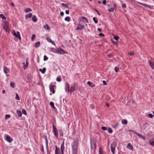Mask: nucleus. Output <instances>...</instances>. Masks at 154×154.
<instances>
[{
  "instance_id": "nucleus-55",
  "label": "nucleus",
  "mask_w": 154,
  "mask_h": 154,
  "mask_svg": "<svg viewBox=\"0 0 154 154\" xmlns=\"http://www.w3.org/2000/svg\"><path fill=\"white\" fill-rule=\"evenodd\" d=\"M65 13L66 14H68L69 13V10H66Z\"/></svg>"
},
{
  "instance_id": "nucleus-4",
  "label": "nucleus",
  "mask_w": 154,
  "mask_h": 154,
  "mask_svg": "<svg viewBox=\"0 0 154 154\" xmlns=\"http://www.w3.org/2000/svg\"><path fill=\"white\" fill-rule=\"evenodd\" d=\"M53 133L54 134L55 137H58V131L56 127L54 124L53 125Z\"/></svg>"
},
{
  "instance_id": "nucleus-60",
  "label": "nucleus",
  "mask_w": 154,
  "mask_h": 154,
  "mask_svg": "<svg viewBox=\"0 0 154 154\" xmlns=\"http://www.w3.org/2000/svg\"><path fill=\"white\" fill-rule=\"evenodd\" d=\"M106 0H104L103 2V4L104 5H106Z\"/></svg>"
},
{
  "instance_id": "nucleus-6",
  "label": "nucleus",
  "mask_w": 154,
  "mask_h": 154,
  "mask_svg": "<svg viewBox=\"0 0 154 154\" xmlns=\"http://www.w3.org/2000/svg\"><path fill=\"white\" fill-rule=\"evenodd\" d=\"M4 23V25L3 26V29L5 30L6 32H9V29L8 27V23L6 22H5Z\"/></svg>"
},
{
  "instance_id": "nucleus-2",
  "label": "nucleus",
  "mask_w": 154,
  "mask_h": 154,
  "mask_svg": "<svg viewBox=\"0 0 154 154\" xmlns=\"http://www.w3.org/2000/svg\"><path fill=\"white\" fill-rule=\"evenodd\" d=\"M54 53H57L60 54H66V52L60 48L55 49V51L53 52Z\"/></svg>"
},
{
  "instance_id": "nucleus-14",
  "label": "nucleus",
  "mask_w": 154,
  "mask_h": 154,
  "mask_svg": "<svg viewBox=\"0 0 154 154\" xmlns=\"http://www.w3.org/2000/svg\"><path fill=\"white\" fill-rule=\"evenodd\" d=\"M6 140L9 143H11L13 140L8 135L6 136Z\"/></svg>"
},
{
  "instance_id": "nucleus-31",
  "label": "nucleus",
  "mask_w": 154,
  "mask_h": 154,
  "mask_svg": "<svg viewBox=\"0 0 154 154\" xmlns=\"http://www.w3.org/2000/svg\"><path fill=\"white\" fill-rule=\"evenodd\" d=\"M65 20L68 22L70 21V18L69 17H66L65 18Z\"/></svg>"
},
{
  "instance_id": "nucleus-37",
  "label": "nucleus",
  "mask_w": 154,
  "mask_h": 154,
  "mask_svg": "<svg viewBox=\"0 0 154 154\" xmlns=\"http://www.w3.org/2000/svg\"><path fill=\"white\" fill-rule=\"evenodd\" d=\"M10 86L12 87V88H14L15 86V83H14L13 82H11L10 83Z\"/></svg>"
},
{
  "instance_id": "nucleus-35",
  "label": "nucleus",
  "mask_w": 154,
  "mask_h": 154,
  "mask_svg": "<svg viewBox=\"0 0 154 154\" xmlns=\"http://www.w3.org/2000/svg\"><path fill=\"white\" fill-rule=\"evenodd\" d=\"M108 131L110 133H112V130L111 128H109L108 129Z\"/></svg>"
},
{
  "instance_id": "nucleus-11",
  "label": "nucleus",
  "mask_w": 154,
  "mask_h": 154,
  "mask_svg": "<svg viewBox=\"0 0 154 154\" xmlns=\"http://www.w3.org/2000/svg\"><path fill=\"white\" fill-rule=\"evenodd\" d=\"M116 145H111V149L112 152L113 154L115 153V148L116 147Z\"/></svg>"
},
{
  "instance_id": "nucleus-7",
  "label": "nucleus",
  "mask_w": 154,
  "mask_h": 154,
  "mask_svg": "<svg viewBox=\"0 0 154 154\" xmlns=\"http://www.w3.org/2000/svg\"><path fill=\"white\" fill-rule=\"evenodd\" d=\"M54 87L55 86L52 85V84H50L49 86L50 91H51L53 94L55 93V91L54 90Z\"/></svg>"
},
{
  "instance_id": "nucleus-43",
  "label": "nucleus",
  "mask_w": 154,
  "mask_h": 154,
  "mask_svg": "<svg viewBox=\"0 0 154 154\" xmlns=\"http://www.w3.org/2000/svg\"><path fill=\"white\" fill-rule=\"evenodd\" d=\"M22 112L23 114L25 115H26V111L25 109H23L22 110Z\"/></svg>"
},
{
  "instance_id": "nucleus-25",
  "label": "nucleus",
  "mask_w": 154,
  "mask_h": 154,
  "mask_svg": "<svg viewBox=\"0 0 154 154\" xmlns=\"http://www.w3.org/2000/svg\"><path fill=\"white\" fill-rule=\"evenodd\" d=\"M60 148L61 152L62 154H63L64 152V145H61Z\"/></svg>"
},
{
  "instance_id": "nucleus-13",
  "label": "nucleus",
  "mask_w": 154,
  "mask_h": 154,
  "mask_svg": "<svg viewBox=\"0 0 154 154\" xmlns=\"http://www.w3.org/2000/svg\"><path fill=\"white\" fill-rule=\"evenodd\" d=\"M3 69L4 72L6 74L8 73L9 71V69L5 66L3 67Z\"/></svg>"
},
{
  "instance_id": "nucleus-27",
  "label": "nucleus",
  "mask_w": 154,
  "mask_h": 154,
  "mask_svg": "<svg viewBox=\"0 0 154 154\" xmlns=\"http://www.w3.org/2000/svg\"><path fill=\"white\" fill-rule=\"evenodd\" d=\"M17 113L18 116L19 117H20L22 116V113L19 110H17Z\"/></svg>"
},
{
  "instance_id": "nucleus-32",
  "label": "nucleus",
  "mask_w": 154,
  "mask_h": 154,
  "mask_svg": "<svg viewBox=\"0 0 154 154\" xmlns=\"http://www.w3.org/2000/svg\"><path fill=\"white\" fill-rule=\"evenodd\" d=\"M59 134L61 137H62L63 136V131L61 129H60L59 130Z\"/></svg>"
},
{
  "instance_id": "nucleus-39",
  "label": "nucleus",
  "mask_w": 154,
  "mask_h": 154,
  "mask_svg": "<svg viewBox=\"0 0 154 154\" xmlns=\"http://www.w3.org/2000/svg\"><path fill=\"white\" fill-rule=\"evenodd\" d=\"M119 125V124L118 123H117L115 125L113 126V127L114 128H117V126H118Z\"/></svg>"
},
{
  "instance_id": "nucleus-23",
  "label": "nucleus",
  "mask_w": 154,
  "mask_h": 154,
  "mask_svg": "<svg viewBox=\"0 0 154 154\" xmlns=\"http://www.w3.org/2000/svg\"><path fill=\"white\" fill-rule=\"evenodd\" d=\"M122 124L124 125H126L127 124V121L124 119H123L122 120Z\"/></svg>"
},
{
  "instance_id": "nucleus-58",
  "label": "nucleus",
  "mask_w": 154,
  "mask_h": 154,
  "mask_svg": "<svg viewBox=\"0 0 154 154\" xmlns=\"http://www.w3.org/2000/svg\"><path fill=\"white\" fill-rule=\"evenodd\" d=\"M60 15L61 16H63L64 15V13L63 12H60Z\"/></svg>"
},
{
  "instance_id": "nucleus-62",
  "label": "nucleus",
  "mask_w": 154,
  "mask_h": 154,
  "mask_svg": "<svg viewBox=\"0 0 154 154\" xmlns=\"http://www.w3.org/2000/svg\"><path fill=\"white\" fill-rule=\"evenodd\" d=\"M97 30L99 32H101V29L99 28H98Z\"/></svg>"
},
{
  "instance_id": "nucleus-30",
  "label": "nucleus",
  "mask_w": 154,
  "mask_h": 154,
  "mask_svg": "<svg viewBox=\"0 0 154 154\" xmlns=\"http://www.w3.org/2000/svg\"><path fill=\"white\" fill-rule=\"evenodd\" d=\"M127 148L132 150H133V149L132 145H127Z\"/></svg>"
},
{
  "instance_id": "nucleus-52",
  "label": "nucleus",
  "mask_w": 154,
  "mask_h": 154,
  "mask_svg": "<svg viewBox=\"0 0 154 154\" xmlns=\"http://www.w3.org/2000/svg\"><path fill=\"white\" fill-rule=\"evenodd\" d=\"M129 54L130 55L133 56L134 55V53L133 52H131V53H129Z\"/></svg>"
},
{
  "instance_id": "nucleus-5",
  "label": "nucleus",
  "mask_w": 154,
  "mask_h": 154,
  "mask_svg": "<svg viewBox=\"0 0 154 154\" xmlns=\"http://www.w3.org/2000/svg\"><path fill=\"white\" fill-rule=\"evenodd\" d=\"M13 34L16 37L18 38L20 40L21 39V38L20 36V33L18 31H17L16 32L15 31H14Z\"/></svg>"
},
{
  "instance_id": "nucleus-8",
  "label": "nucleus",
  "mask_w": 154,
  "mask_h": 154,
  "mask_svg": "<svg viewBox=\"0 0 154 154\" xmlns=\"http://www.w3.org/2000/svg\"><path fill=\"white\" fill-rule=\"evenodd\" d=\"M84 26L83 25L79 24L78 25V26L76 29V30H80L84 28Z\"/></svg>"
},
{
  "instance_id": "nucleus-33",
  "label": "nucleus",
  "mask_w": 154,
  "mask_h": 154,
  "mask_svg": "<svg viewBox=\"0 0 154 154\" xmlns=\"http://www.w3.org/2000/svg\"><path fill=\"white\" fill-rule=\"evenodd\" d=\"M0 17L3 20H5L6 19V17L2 14H0Z\"/></svg>"
},
{
  "instance_id": "nucleus-61",
  "label": "nucleus",
  "mask_w": 154,
  "mask_h": 154,
  "mask_svg": "<svg viewBox=\"0 0 154 154\" xmlns=\"http://www.w3.org/2000/svg\"><path fill=\"white\" fill-rule=\"evenodd\" d=\"M103 84L104 85H106V82H105V81H103Z\"/></svg>"
},
{
  "instance_id": "nucleus-36",
  "label": "nucleus",
  "mask_w": 154,
  "mask_h": 154,
  "mask_svg": "<svg viewBox=\"0 0 154 154\" xmlns=\"http://www.w3.org/2000/svg\"><path fill=\"white\" fill-rule=\"evenodd\" d=\"M93 20L95 23L96 24L97 23L98 21L95 17H94L93 18Z\"/></svg>"
},
{
  "instance_id": "nucleus-40",
  "label": "nucleus",
  "mask_w": 154,
  "mask_h": 154,
  "mask_svg": "<svg viewBox=\"0 0 154 154\" xmlns=\"http://www.w3.org/2000/svg\"><path fill=\"white\" fill-rule=\"evenodd\" d=\"M35 34H33L32 35V38H31V40L32 41H33L34 38H35Z\"/></svg>"
},
{
  "instance_id": "nucleus-50",
  "label": "nucleus",
  "mask_w": 154,
  "mask_h": 154,
  "mask_svg": "<svg viewBox=\"0 0 154 154\" xmlns=\"http://www.w3.org/2000/svg\"><path fill=\"white\" fill-rule=\"evenodd\" d=\"M82 19H85V21H86L87 23H88V20H87V19L85 17H82Z\"/></svg>"
},
{
  "instance_id": "nucleus-16",
  "label": "nucleus",
  "mask_w": 154,
  "mask_h": 154,
  "mask_svg": "<svg viewBox=\"0 0 154 154\" xmlns=\"http://www.w3.org/2000/svg\"><path fill=\"white\" fill-rule=\"evenodd\" d=\"M55 153V154H60V148H57V146H56Z\"/></svg>"
},
{
  "instance_id": "nucleus-12",
  "label": "nucleus",
  "mask_w": 154,
  "mask_h": 154,
  "mask_svg": "<svg viewBox=\"0 0 154 154\" xmlns=\"http://www.w3.org/2000/svg\"><path fill=\"white\" fill-rule=\"evenodd\" d=\"M114 7L112 8H111L108 9V11L109 12H112L114 11V10H116V5L114 4Z\"/></svg>"
},
{
  "instance_id": "nucleus-9",
  "label": "nucleus",
  "mask_w": 154,
  "mask_h": 154,
  "mask_svg": "<svg viewBox=\"0 0 154 154\" xmlns=\"http://www.w3.org/2000/svg\"><path fill=\"white\" fill-rule=\"evenodd\" d=\"M23 68L25 69H26L28 66L29 62L27 60H26V64L24 62L23 63Z\"/></svg>"
},
{
  "instance_id": "nucleus-45",
  "label": "nucleus",
  "mask_w": 154,
  "mask_h": 154,
  "mask_svg": "<svg viewBox=\"0 0 154 154\" xmlns=\"http://www.w3.org/2000/svg\"><path fill=\"white\" fill-rule=\"evenodd\" d=\"M148 116L151 118H152L153 117H154V116L152 114H149L148 115Z\"/></svg>"
},
{
  "instance_id": "nucleus-22",
  "label": "nucleus",
  "mask_w": 154,
  "mask_h": 154,
  "mask_svg": "<svg viewBox=\"0 0 154 154\" xmlns=\"http://www.w3.org/2000/svg\"><path fill=\"white\" fill-rule=\"evenodd\" d=\"M32 20L33 21V22H36L37 21V18L36 16L34 15L32 18Z\"/></svg>"
},
{
  "instance_id": "nucleus-41",
  "label": "nucleus",
  "mask_w": 154,
  "mask_h": 154,
  "mask_svg": "<svg viewBox=\"0 0 154 154\" xmlns=\"http://www.w3.org/2000/svg\"><path fill=\"white\" fill-rule=\"evenodd\" d=\"M10 117V115H9L7 114L5 116V119H7L9 118Z\"/></svg>"
},
{
  "instance_id": "nucleus-46",
  "label": "nucleus",
  "mask_w": 154,
  "mask_h": 154,
  "mask_svg": "<svg viewBox=\"0 0 154 154\" xmlns=\"http://www.w3.org/2000/svg\"><path fill=\"white\" fill-rule=\"evenodd\" d=\"M114 39H115L117 41L119 39V37L117 36H114Z\"/></svg>"
},
{
  "instance_id": "nucleus-20",
  "label": "nucleus",
  "mask_w": 154,
  "mask_h": 154,
  "mask_svg": "<svg viewBox=\"0 0 154 154\" xmlns=\"http://www.w3.org/2000/svg\"><path fill=\"white\" fill-rule=\"evenodd\" d=\"M135 133L140 138H141V139H145V137L143 136L142 135H141V134H138V133H137L136 132H135Z\"/></svg>"
},
{
  "instance_id": "nucleus-57",
  "label": "nucleus",
  "mask_w": 154,
  "mask_h": 154,
  "mask_svg": "<svg viewBox=\"0 0 154 154\" xmlns=\"http://www.w3.org/2000/svg\"><path fill=\"white\" fill-rule=\"evenodd\" d=\"M41 150L42 152H44V149L43 146H42L41 148Z\"/></svg>"
},
{
  "instance_id": "nucleus-24",
  "label": "nucleus",
  "mask_w": 154,
  "mask_h": 154,
  "mask_svg": "<svg viewBox=\"0 0 154 154\" xmlns=\"http://www.w3.org/2000/svg\"><path fill=\"white\" fill-rule=\"evenodd\" d=\"M96 148V145H91V149L94 151Z\"/></svg>"
},
{
  "instance_id": "nucleus-53",
  "label": "nucleus",
  "mask_w": 154,
  "mask_h": 154,
  "mask_svg": "<svg viewBox=\"0 0 154 154\" xmlns=\"http://www.w3.org/2000/svg\"><path fill=\"white\" fill-rule=\"evenodd\" d=\"M122 7L123 8H125L126 7V5H125V4H123L122 5Z\"/></svg>"
},
{
  "instance_id": "nucleus-29",
  "label": "nucleus",
  "mask_w": 154,
  "mask_h": 154,
  "mask_svg": "<svg viewBox=\"0 0 154 154\" xmlns=\"http://www.w3.org/2000/svg\"><path fill=\"white\" fill-rule=\"evenodd\" d=\"M46 68H43L42 69H40L39 71L41 72L42 73H44L46 71Z\"/></svg>"
},
{
  "instance_id": "nucleus-19",
  "label": "nucleus",
  "mask_w": 154,
  "mask_h": 154,
  "mask_svg": "<svg viewBox=\"0 0 154 154\" xmlns=\"http://www.w3.org/2000/svg\"><path fill=\"white\" fill-rule=\"evenodd\" d=\"M32 14L31 13H29L25 16V18L26 19H27L29 18H30L32 16Z\"/></svg>"
},
{
  "instance_id": "nucleus-17",
  "label": "nucleus",
  "mask_w": 154,
  "mask_h": 154,
  "mask_svg": "<svg viewBox=\"0 0 154 154\" xmlns=\"http://www.w3.org/2000/svg\"><path fill=\"white\" fill-rule=\"evenodd\" d=\"M46 39L47 40L48 42H49L51 43V44H52L53 45H55V43L54 42L52 41L51 39L49 37H47V38Z\"/></svg>"
},
{
  "instance_id": "nucleus-38",
  "label": "nucleus",
  "mask_w": 154,
  "mask_h": 154,
  "mask_svg": "<svg viewBox=\"0 0 154 154\" xmlns=\"http://www.w3.org/2000/svg\"><path fill=\"white\" fill-rule=\"evenodd\" d=\"M16 97H15V99L17 100H20V98L19 97V96L17 93L16 94Z\"/></svg>"
},
{
  "instance_id": "nucleus-48",
  "label": "nucleus",
  "mask_w": 154,
  "mask_h": 154,
  "mask_svg": "<svg viewBox=\"0 0 154 154\" xmlns=\"http://www.w3.org/2000/svg\"><path fill=\"white\" fill-rule=\"evenodd\" d=\"M48 58L45 55L44 56V60L45 61V60H48Z\"/></svg>"
},
{
  "instance_id": "nucleus-64",
  "label": "nucleus",
  "mask_w": 154,
  "mask_h": 154,
  "mask_svg": "<svg viewBox=\"0 0 154 154\" xmlns=\"http://www.w3.org/2000/svg\"><path fill=\"white\" fill-rule=\"evenodd\" d=\"M106 106H109V104L108 103H106Z\"/></svg>"
},
{
  "instance_id": "nucleus-56",
  "label": "nucleus",
  "mask_w": 154,
  "mask_h": 154,
  "mask_svg": "<svg viewBox=\"0 0 154 154\" xmlns=\"http://www.w3.org/2000/svg\"><path fill=\"white\" fill-rule=\"evenodd\" d=\"M91 107L92 109H94V106L93 105L91 104Z\"/></svg>"
},
{
  "instance_id": "nucleus-28",
  "label": "nucleus",
  "mask_w": 154,
  "mask_h": 154,
  "mask_svg": "<svg viewBox=\"0 0 154 154\" xmlns=\"http://www.w3.org/2000/svg\"><path fill=\"white\" fill-rule=\"evenodd\" d=\"M99 154H104L103 150L101 147H100L99 150Z\"/></svg>"
},
{
  "instance_id": "nucleus-26",
  "label": "nucleus",
  "mask_w": 154,
  "mask_h": 154,
  "mask_svg": "<svg viewBox=\"0 0 154 154\" xmlns=\"http://www.w3.org/2000/svg\"><path fill=\"white\" fill-rule=\"evenodd\" d=\"M32 10L29 8H27L25 9V11L26 13H27L30 11H32Z\"/></svg>"
},
{
  "instance_id": "nucleus-63",
  "label": "nucleus",
  "mask_w": 154,
  "mask_h": 154,
  "mask_svg": "<svg viewBox=\"0 0 154 154\" xmlns=\"http://www.w3.org/2000/svg\"><path fill=\"white\" fill-rule=\"evenodd\" d=\"M2 92L3 93V94H4L5 93V90H3L2 91Z\"/></svg>"
},
{
  "instance_id": "nucleus-59",
  "label": "nucleus",
  "mask_w": 154,
  "mask_h": 154,
  "mask_svg": "<svg viewBox=\"0 0 154 154\" xmlns=\"http://www.w3.org/2000/svg\"><path fill=\"white\" fill-rule=\"evenodd\" d=\"M95 11H96L97 12V13L99 15H100V13H99V12L98 11L97 9H95Z\"/></svg>"
},
{
  "instance_id": "nucleus-3",
  "label": "nucleus",
  "mask_w": 154,
  "mask_h": 154,
  "mask_svg": "<svg viewBox=\"0 0 154 154\" xmlns=\"http://www.w3.org/2000/svg\"><path fill=\"white\" fill-rule=\"evenodd\" d=\"M72 154H77L78 151L77 145H72Z\"/></svg>"
},
{
  "instance_id": "nucleus-1",
  "label": "nucleus",
  "mask_w": 154,
  "mask_h": 154,
  "mask_svg": "<svg viewBox=\"0 0 154 154\" xmlns=\"http://www.w3.org/2000/svg\"><path fill=\"white\" fill-rule=\"evenodd\" d=\"M69 84L67 83L66 87V89L67 90V91L68 92H70V93H71L75 91L74 86H71L70 89H69Z\"/></svg>"
},
{
  "instance_id": "nucleus-44",
  "label": "nucleus",
  "mask_w": 154,
  "mask_h": 154,
  "mask_svg": "<svg viewBox=\"0 0 154 154\" xmlns=\"http://www.w3.org/2000/svg\"><path fill=\"white\" fill-rule=\"evenodd\" d=\"M62 5L64 7H65L66 8H68V6L66 4L62 3Z\"/></svg>"
},
{
  "instance_id": "nucleus-51",
  "label": "nucleus",
  "mask_w": 154,
  "mask_h": 154,
  "mask_svg": "<svg viewBox=\"0 0 154 154\" xmlns=\"http://www.w3.org/2000/svg\"><path fill=\"white\" fill-rule=\"evenodd\" d=\"M101 128L103 130H107V128L105 127H102Z\"/></svg>"
},
{
  "instance_id": "nucleus-15",
  "label": "nucleus",
  "mask_w": 154,
  "mask_h": 154,
  "mask_svg": "<svg viewBox=\"0 0 154 154\" xmlns=\"http://www.w3.org/2000/svg\"><path fill=\"white\" fill-rule=\"evenodd\" d=\"M148 63L151 68L154 69V63L150 60H149Z\"/></svg>"
},
{
  "instance_id": "nucleus-49",
  "label": "nucleus",
  "mask_w": 154,
  "mask_h": 154,
  "mask_svg": "<svg viewBox=\"0 0 154 154\" xmlns=\"http://www.w3.org/2000/svg\"><path fill=\"white\" fill-rule=\"evenodd\" d=\"M115 70L116 72H117L119 70V68L117 67H116L115 68Z\"/></svg>"
},
{
  "instance_id": "nucleus-54",
  "label": "nucleus",
  "mask_w": 154,
  "mask_h": 154,
  "mask_svg": "<svg viewBox=\"0 0 154 154\" xmlns=\"http://www.w3.org/2000/svg\"><path fill=\"white\" fill-rule=\"evenodd\" d=\"M99 35L101 37H104V35L102 33H100L99 34Z\"/></svg>"
},
{
  "instance_id": "nucleus-42",
  "label": "nucleus",
  "mask_w": 154,
  "mask_h": 154,
  "mask_svg": "<svg viewBox=\"0 0 154 154\" xmlns=\"http://www.w3.org/2000/svg\"><path fill=\"white\" fill-rule=\"evenodd\" d=\"M50 105L53 107L54 108H55V107H54V104L53 102H50Z\"/></svg>"
},
{
  "instance_id": "nucleus-21",
  "label": "nucleus",
  "mask_w": 154,
  "mask_h": 154,
  "mask_svg": "<svg viewBox=\"0 0 154 154\" xmlns=\"http://www.w3.org/2000/svg\"><path fill=\"white\" fill-rule=\"evenodd\" d=\"M87 84L91 87H93L95 86V85H94L90 81H88L87 82Z\"/></svg>"
},
{
  "instance_id": "nucleus-18",
  "label": "nucleus",
  "mask_w": 154,
  "mask_h": 154,
  "mask_svg": "<svg viewBox=\"0 0 154 154\" xmlns=\"http://www.w3.org/2000/svg\"><path fill=\"white\" fill-rule=\"evenodd\" d=\"M43 28L46 30H49L50 29V27L48 24H45L43 26Z\"/></svg>"
},
{
  "instance_id": "nucleus-47",
  "label": "nucleus",
  "mask_w": 154,
  "mask_h": 154,
  "mask_svg": "<svg viewBox=\"0 0 154 154\" xmlns=\"http://www.w3.org/2000/svg\"><path fill=\"white\" fill-rule=\"evenodd\" d=\"M57 81L58 82H60L61 81V78L60 77H58L57 78Z\"/></svg>"
},
{
  "instance_id": "nucleus-34",
  "label": "nucleus",
  "mask_w": 154,
  "mask_h": 154,
  "mask_svg": "<svg viewBox=\"0 0 154 154\" xmlns=\"http://www.w3.org/2000/svg\"><path fill=\"white\" fill-rule=\"evenodd\" d=\"M40 42H38L35 44V46L37 48L40 46Z\"/></svg>"
},
{
  "instance_id": "nucleus-10",
  "label": "nucleus",
  "mask_w": 154,
  "mask_h": 154,
  "mask_svg": "<svg viewBox=\"0 0 154 154\" xmlns=\"http://www.w3.org/2000/svg\"><path fill=\"white\" fill-rule=\"evenodd\" d=\"M137 2L140 4H141V5L144 6L145 7L149 8H150V9H152V8L150 7V6L149 5H147L146 4H143V3H141V2Z\"/></svg>"
}]
</instances>
